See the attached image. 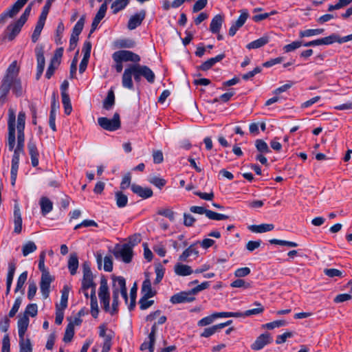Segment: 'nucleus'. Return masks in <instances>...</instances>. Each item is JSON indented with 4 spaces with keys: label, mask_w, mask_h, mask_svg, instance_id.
<instances>
[{
    "label": "nucleus",
    "mask_w": 352,
    "mask_h": 352,
    "mask_svg": "<svg viewBox=\"0 0 352 352\" xmlns=\"http://www.w3.org/2000/svg\"><path fill=\"white\" fill-rule=\"evenodd\" d=\"M112 58L115 63L113 67L117 73H120L122 71L124 62L138 63L141 60L138 54L129 50L116 51L113 53Z\"/></svg>",
    "instance_id": "obj_4"
},
{
    "label": "nucleus",
    "mask_w": 352,
    "mask_h": 352,
    "mask_svg": "<svg viewBox=\"0 0 352 352\" xmlns=\"http://www.w3.org/2000/svg\"><path fill=\"white\" fill-rule=\"evenodd\" d=\"M115 199L118 208H124L127 205L128 197L122 191H118L115 193Z\"/></svg>",
    "instance_id": "obj_32"
},
{
    "label": "nucleus",
    "mask_w": 352,
    "mask_h": 352,
    "mask_svg": "<svg viewBox=\"0 0 352 352\" xmlns=\"http://www.w3.org/2000/svg\"><path fill=\"white\" fill-rule=\"evenodd\" d=\"M131 190L133 193L138 195L142 199H148L153 196V190L150 188H143L138 184H132L131 186Z\"/></svg>",
    "instance_id": "obj_15"
},
{
    "label": "nucleus",
    "mask_w": 352,
    "mask_h": 352,
    "mask_svg": "<svg viewBox=\"0 0 352 352\" xmlns=\"http://www.w3.org/2000/svg\"><path fill=\"white\" fill-rule=\"evenodd\" d=\"M150 298L142 296L139 300L140 309L141 310H145L149 308L154 304L153 300H148Z\"/></svg>",
    "instance_id": "obj_54"
},
{
    "label": "nucleus",
    "mask_w": 352,
    "mask_h": 352,
    "mask_svg": "<svg viewBox=\"0 0 352 352\" xmlns=\"http://www.w3.org/2000/svg\"><path fill=\"white\" fill-rule=\"evenodd\" d=\"M22 8L23 7L18 4V3L16 1L14 5L6 10V12L8 13L10 18H12L20 11Z\"/></svg>",
    "instance_id": "obj_64"
},
{
    "label": "nucleus",
    "mask_w": 352,
    "mask_h": 352,
    "mask_svg": "<svg viewBox=\"0 0 352 352\" xmlns=\"http://www.w3.org/2000/svg\"><path fill=\"white\" fill-rule=\"evenodd\" d=\"M78 267V258L76 254H72L68 261V269L72 275H75Z\"/></svg>",
    "instance_id": "obj_25"
},
{
    "label": "nucleus",
    "mask_w": 352,
    "mask_h": 352,
    "mask_svg": "<svg viewBox=\"0 0 352 352\" xmlns=\"http://www.w3.org/2000/svg\"><path fill=\"white\" fill-rule=\"evenodd\" d=\"M65 28L63 22H60L56 28L55 43L57 45H61L63 43L62 37Z\"/></svg>",
    "instance_id": "obj_47"
},
{
    "label": "nucleus",
    "mask_w": 352,
    "mask_h": 352,
    "mask_svg": "<svg viewBox=\"0 0 352 352\" xmlns=\"http://www.w3.org/2000/svg\"><path fill=\"white\" fill-rule=\"evenodd\" d=\"M39 204L43 215L48 214L53 210V203L47 197H42L40 199Z\"/></svg>",
    "instance_id": "obj_23"
},
{
    "label": "nucleus",
    "mask_w": 352,
    "mask_h": 352,
    "mask_svg": "<svg viewBox=\"0 0 352 352\" xmlns=\"http://www.w3.org/2000/svg\"><path fill=\"white\" fill-rule=\"evenodd\" d=\"M146 16V11L144 10H140L139 12L135 13L129 19L127 24V28L130 30H135L140 26Z\"/></svg>",
    "instance_id": "obj_12"
},
{
    "label": "nucleus",
    "mask_w": 352,
    "mask_h": 352,
    "mask_svg": "<svg viewBox=\"0 0 352 352\" xmlns=\"http://www.w3.org/2000/svg\"><path fill=\"white\" fill-rule=\"evenodd\" d=\"M109 295L107 280L104 276L100 279V285L99 288L98 296Z\"/></svg>",
    "instance_id": "obj_43"
},
{
    "label": "nucleus",
    "mask_w": 352,
    "mask_h": 352,
    "mask_svg": "<svg viewBox=\"0 0 352 352\" xmlns=\"http://www.w3.org/2000/svg\"><path fill=\"white\" fill-rule=\"evenodd\" d=\"M223 22V16L221 14L215 15L210 23V30L213 34H217L222 26Z\"/></svg>",
    "instance_id": "obj_19"
},
{
    "label": "nucleus",
    "mask_w": 352,
    "mask_h": 352,
    "mask_svg": "<svg viewBox=\"0 0 352 352\" xmlns=\"http://www.w3.org/2000/svg\"><path fill=\"white\" fill-rule=\"evenodd\" d=\"M113 284H116V288H118V294L120 291L126 289V280L122 276L113 277ZM114 285H113V286Z\"/></svg>",
    "instance_id": "obj_49"
},
{
    "label": "nucleus",
    "mask_w": 352,
    "mask_h": 352,
    "mask_svg": "<svg viewBox=\"0 0 352 352\" xmlns=\"http://www.w3.org/2000/svg\"><path fill=\"white\" fill-rule=\"evenodd\" d=\"M269 42V37L267 36H263L254 41L250 42L246 46V47L249 50L252 49H258L260 48Z\"/></svg>",
    "instance_id": "obj_26"
},
{
    "label": "nucleus",
    "mask_w": 352,
    "mask_h": 352,
    "mask_svg": "<svg viewBox=\"0 0 352 352\" xmlns=\"http://www.w3.org/2000/svg\"><path fill=\"white\" fill-rule=\"evenodd\" d=\"M157 214L168 218L170 221H175V212L170 208H161L157 211Z\"/></svg>",
    "instance_id": "obj_51"
},
{
    "label": "nucleus",
    "mask_w": 352,
    "mask_h": 352,
    "mask_svg": "<svg viewBox=\"0 0 352 352\" xmlns=\"http://www.w3.org/2000/svg\"><path fill=\"white\" fill-rule=\"evenodd\" d=\"M254 305L257 306L258 308L252 309H249V310L245 311V317L246 316H252V315L259 314H261V313L263 312L264 307H263V306L260 302L256 301V302H254Z\"/></svg>",
    "instance_id": "obj_50"
},
{
    "label": "nucleus",
    "mask_w": 352,
    "mask_h": 352,
    "mask_svg": "<svg viewBox=\"0 0 352 352\" xmlns=\"http://www.w3.org/2000/svg\"><path fill=\"white\" fill-rule=\"evenodd\" d=\"M21 27L16 23H12L7 27L8 38L9 41H12L16 36L21 32Z\"/></svg>",
    "instance_id": "obj_27"
},
{
    "label": "nucleus",
    "mask_w": 352,
    "mask_h": 352,
    "mask_svg": "<svg viewBox=\"0 0 352 352\" xmlns=\"http://www.w3.org/2000/svg\"><path fill=\"white\" fill-rule=\"evenodd\" d=\"M60 108V104L58 99L55 92L52 94V102H51V109L50 114L56 115L58 110Z\"/></svg>",
    "instance_id": "obj_48"
},
{
    "label": "nucleus",
    "mask_w": 352,
    "mask_h": 352,
    "mask_svg": "<svg viewBox=\"0 0 352 352\" xmlns=\"http://www.w3.org/2000/svg\"><path fill=\"white\" fill-rule=\"evenodd\" d=\"M241 14L238 19L230 27L228 34L230 36H234L238 30L241 28L245 23L249 16V13L247 10H241L239 11Z\"/></svg>",
    "instance_id": "obj_10"
},
{
    "label": "nucleus",
    "mask_w": 352,
    "mask_h": 352,
    "mask_svg": "<svg viewBox=\"0 0 352 352\" xmlns=\"http://www.w3.org/2000/svg\"><path fill=\"white\" fill-rule=\"evenodd\" d=\"M224 54H221L215 57L210 58L206 61L204 62L201 65L199 66V69L201 71H208L217 63L221 61L225 58Z\"/></svg>",
    "instance_id": "obj_16"
},
{
    "label": "nucleus",
    "mask_w": 352,
    "mask_h": 352,
    "mask_svg": "<svg viewBox=\"0 0 352 352\" xmlns=\"http://www.w3.org/2000/svg\"><path fill=\"white\" fill-rule=\"evenodd\" d=\"M38 313V307L35 303L29 304L25 309V314L28 316H30L32 317H34L37 315Z\"/></svg>",
    "instance_id": "obj_59"
},
{
    "label": "nucleus",
    "mask_w": 352,
    "mask_h": 352,
    "mask_svg": "<svg viewBox=\"0 0 352 352\" xmlns=\"http://www.w3.org/2000/svg\"><path fill=\"white\" fill-rule=\"evenodd\" d=\"M99 298H100V304H101L102 309L106 312L109 311H110V306H109L110 295L99 296Z\"/></svg>",
    "instance_id": "obj_62"
},
{
    "label": "nucleus",
    "mask_w": 352,
    "mask_h": 352,
    "mask_svg": "<svg viewBox=\"0 0 352 352\" xmlns=\"http://www.w3.org/2000/svg\"><path fill=\"white\" fill-rule=\"evenodd\" d=\"M116 284L113 285V302H112V307L110 309V314L111 315H114L118 311V305H119V294H118V288H116Z\"/></svg>",
    "instance_id": "obj_28"
},
{
    "label": "nucleus",
    "mask_w": 352,
    "mask_h": 352,
    "mask_svg": "<svg viewBox=\"0 0 352 352\" xmlns=\"http://www.w3.org/2000/svg\"><path fill=\"white\" fill-rule=\"evenodd\" d=\"M21 302H22L21 297H17L15 299L14 305L8 314V316L10 318H13L16 315V314L17 313V311L19 309Z\"/></svg>",
    "instance_id": "obj_57"
},
{
    "label": "nucleus",
    "mask_w": 352,
    "mask_h": 352,
    "mask_svg": "<svg viewBox=\"0 0 352 352\" xmlns=\"http://www.w3.org/2000/svg\"><path fill=\"white\" fill-rule=\"evenodd\" d=\"M115 104V94L112 89L107 93L106 98L103 101V108L107 111L111 109Z\"/></svg>",
    "instance_id": "obj_24"
},
{
    "label": "nucleus",
    "mask_w": 352,
    "mask_h": 352,
    "mask_svg": "<svg viewBox=\"0 0 352 352\" xmlns=\"http://www.w3.org/2000/svg\"><path fill=\"white\" fill-rule=\"evenodd\" d=\"M36 60H37L36 79L38 80L41 78V76L43 72L45 61L44 54L42 50L36 51Z\"/></svg>",
    "instance_id": "obj_18"
},
{
    "label": "nucleus",
    "mask_w": 352,
    "mask_h": 352,
    "mask_svg": "<svg viewBox=\"0 0 352 352\" xmlns=\"http://www.w3.org/2000/svg\"><path fill=\"white\" fill-rule=\"evenodd\" d=\"M133 77L135 83L139 84L142 80V77L144 78L150 83H154L155 75L152 69L146 66L138 63L129 65L122 76V85L124 88L129 90L134 89Z\"/></svg>",
    "instance_id": "obj_2"
},
{
    "label": "nucleus",
    "mask_w": 352,
    "mask_h": 352,
    "mask_svg": "<svg viewBox=\"0 0 352 352\" xmlns=\"http://www.w3.org/2000/svg\"><path fill=\"white\" fill-rule=\"evenodd\" d=\"M107 4L108 1H104V2L100 6L98 12L94 17L95 19L100 21L104 17L107 10Z\"/></svg>",
    "instance_id": "obj_56"
},
{
    "label": "nucleus",
    "mask_w": 352,
    "mask_h": 352,
    "mask_svg": "<svg viewBox=\"0 0 352 352\" xmlns=\"http://www.w3.org/2000/svg\"><path fill=\"white\" fill-rule=\"evenodd\" d=\"M37 286L34 281L29 282L28 290V298L32 300L36 295Z\"/></svg>",
    "instance_id": "obj_58"
},
{
    "label": "nucleus",
    "mask_w": 352,
    "mask_h": 352,
    "mask_svg": "<svg viewBox=\"0 0 352 352\" xmlns=\"http://www.w3.org/2000/svg\"><path fill=\"white\" fill-rule=\"evenodd\" d=\"M45 252L43 251L41 252V254L39 255V260H38V269L41 272L42 274L50 273L49 271L45 268Z\"/></svg>",
    "instance_id": "obj_63"
},
{
    "label": "nucleus",
    "mask_w": 352,
    "mask_h": 352,
    "mask_svg": "<svg viewBox=\"0 0 352 352\" xmlns=\"http://www.w3.org/2000/svg\"><path fill=\"white\" fill-rule=\"evenodd\" d=\"M19 164L11 163L10 179L12 186L15 184Z\"/></svg>",
    "instance_id": "obj_61"
},
{
    "label": "nucleus",
    "mask_w": 352,
    "mask_h": 352,
    "mask_svg": "<svg viewBox=\"0 0 352 352\" xmlns=\"http://www.w3.org/2000/svg\"><path fill=\"white\" fill-rule=\"evenodd\" d=\"M8 138L7 144L9 151H12L16 144V130L17 134L25 133V113L23 111H20L17 117V122L16 125V115L15 111L12 108L8 109Z\"/></svg>",
    "instance_id": "obj_3"
},
{
    "label": "nucleus",
    "mask_w": 352,
    "mask_h": 352,
    "mask_svg": "<svg viewBox=\"0 0 352 352\" xmlns=\"http://www.w3.org/2000/svg\"><path fill=\"white\" fill-rule=\"evenodd\" d=\"M29 318L26 315H23L18 320V333L19 338H24L25 333L28 329L29 324Z\"/></svg>",
    "instance_id": "obj_22"
},
{
    "label": "nucleus",
    "mask_w": 352,
    "mask_h": 352,
    "mask_svg": "<svg viewBox=\"0 0 352 352\" xmlns=\"http://www.w3.org/2000/svg\"><path fill=\"white\" fill-rule=\"evenodd\" d=\"M324 29L318 28V29H308L303 31H300L299 32V36L300 38L303 37H310L316 35L321 34L324 32Z\"/></svg>",
    "instance_id": "obj_37"
},
{
    "label": "nucleus",
    "mask_w": 352,
    "mask_h": 352,
    "mask_svg": "<svg viewBox=\"0 0 352 352\" xmlns=\"http://www.w3.org/2000/svg\"><path fill=\"white\" fill-rule=\"evenodd\" d=\"M206 217L210 219L216 221L226 220L229 218L228 215L219 214L210 210H208Z\"/></svg>",
    "instance_id": "obj_46"
},
{
    "label": "nucleus",
    "mask_w": 352,
    "mask_h": 352,
    "mask_svg": "<svg viewBox=\"0 0 352 352\" xmlns=\"http://www.w3.org/2000/svg\"><path fill=\"white\" fill-rule=\"evenodd\" d=\"M321 45H331L334 43H340V36L336 33L331 34L329 36L320 38Z\"/></svg>",
    "instance_id": "obj_39"
},
{
    "label": "nucleus",
    "mask_w": 352,
    "mask_h": 352,
    "mask_svg": "<svg viewBox=\"0 0 352 352\" xmlns=\"http://www.w3.org/2000/svg\"><path fill=\"white\" fill-rule=\"evenodd\" d=\"M20 352H32V345L29 338H19Z\"/></svg>",
    "instance_id": "obj_35"
},
{
    "label": "nucleus",
    "mask_w": 352,
    "mask_h": 352,
    "mask_svg": "<svg viewBox=\"0 0 352 352\" xmlns=\"http://www.w3.org/2000/svg\"><path fill=\"white\" fill-rule=\"evenodd\" d=\"M129 0H116L111 4V8L113 14H117L120 10L125 8L128 5Z\"/></svg>",
    "instance_id": "obj_36"
},
{
    "label": "nucleus",
    "mask_w": 352,
    "mask_h": 352,
    "mask_svg": "<svg viewBox=\"0 0 352 352\" xmlns=\"http://www.w3.org/2000/svg\"><path fill=\"white\" fill-rule=\"evenodd\" d=\"M219 331L220 329L219 328L218 324L213 325L210 327L204 329V331L201 333V337L209 338L210 336H212L216 332H218Z\"/></svg>",
    "instance_id": "obj_53"
},
{
    "label": "nucleus",
    "mask_w": 352,
    "mask_h": 352,
    "mask_svg": "<svg viewBox=\"0 0 352 352\" xmlns=\"http://www.w3.org/2000/svg\"><path fill=\"white\" fill-rule=\"evenodd\" d=\"M16 269V264L14 260L8 263V271L6 277V285H12L14 273Z\"/></svg>",
    "instance_id": "obj_30"
},
{
    "label": "nucleus",
    "mask_w": 352,
    "mask_h": 352,
    "mask_svg": "<svg viewBox=\"0 0 352 352\" xmlns=\"http://www.w3.org/2000/svg\"><path fill=\"white\" fill-rule=\"evenodd\" d=\"M272 342V338L270 333H265L260 335L254 342L251 345V348L253 350L258 351L262 349L266 344H270Z\"/></svg>",
    "instance_id": "obj_13"
},
{
    "label": "nucleus",
    "mask_w": 352,
    "mask_h": 352,
    "mask_svg": "<svg viewBox=\"0 0 352 352\" xmlns=\"http://www.w3.org/2000/svg\"><path fill=\"white\" fill-rule=\"evenodd\" d=\"M54 280V278L50 275V273L41 274L40 289L44 299H46L49 297L50 292V285Z\"/></svg>",
    "instance_id": "obj_8"
},
{
    "label": "nucleus",
    "mask_w": 352,
    "mask_h": 352,
    "mask_svg": "<svg viewBox=\"0 0 352 352\" xmlns=\"http://www.w3.org/2000/svg\"><path fill=\"white\" fill-rule=\"evenodd\" d=\"M302 45V41H295L292 43L287 44L283 47V50L285 52L288 53L296 50V49L300 47Z\"/></svg>",
    "instance_id": "obj_52"
},
{
    "label": "nucleus",
    "mask_w": 352,
    "mask_h": 352,
    "mask_svg": "<svg viewBox=\"0 0 352 352\" xmlns=\"http://www.w3.org/2000/svg\"><path fill=\"white\" fill-rule=\"evenodd\" d=\"M98 123L103 129L109 131H115L121 126L118 113H115L111 119H109L106 117H100L98 119Z\"/></svg>",
    "instance_id": "obj_5"
},
{
    "label": "nucleus",
    "mask_w": 352,
    "mask_h": 352,
    "mask_svg": "<svg viewBox=\"0 0 352 352\" xmlns=\"http://www.w3.org/2000/svg\"><path fill=\"white\" fill-rule=\"evenodd\" d=\"M199 252L195 248L193 245H190L187 249H186L183 253L179 256V261H186L187 258L192 255H197Z\"/></svg>",
    "instance_id": "obj_38"
},
{
    "label": "nucleus",
    "mask_w": 352,
    "mask_h": 352,
    "mask_svg": "<svg viewBox=\"0 0 352 352\" xmlns=\"http://www.w3.org/2000/svg\"><path fill=\"white\" fill-rule=\"evenodd\" d=\"M148 342L145 341L140 345V350L144 351L148 349L149 352H153L155 340L153 338H148Z\"/></svg>",
    "instance_id": "obj_60"
},
{
    "label": "nucleus",
    "mask_w": 352,
    "mask_h": 352,
    "mask_svg": "<svg viewBox=\"0 0 352 352\" xmlns=\"http://www.w3.org/2000/svg\"><path fill=\"white\" fill-rule=\"evenodd\" d=\"M255 146L261 153H269L271 152L267 144L261 139H257L255 141Z\"/></svg>",
    "instance_id": "obj_40"
},
{
    "label": "nucleus",
    "mask_w": 352,
    "mask_h": 352,
    "mask_svg": "<svg viewBox=\"0 0 352 352\" xmlns=\"http://www.w3.org/2000/svg\"><path fill=\"white\" fill-rule=\"evenodd\" d=\"M195 300V295L191 289L187 292H181L177 293L170 297V301L173 304H180L185 302H191Z\"/></svg>",
    "instance_id": "obj_9"
},
{
    "label": "nucleus",
    "mask_w": 352,
    "mask_h": 352,
    "mask_svg": "<svg viewBox=\"0 0 352 352\" xmlns=\"http://www.w3.org/2000/svg\"><path fill=\"white\" fill-rule=\"evenodd\" d=\"M113 254L116 258H121L126 263H130L133 256V249L129 243L123 244Z\"/></svg>",
    "instance_id": "obj_7"
},
{
    "label": "nucleus",
    "mask_w": 352,
    "mask_h": 352,
    "mask_svg": "<svg viewBox=\"0 0 352 352\" xmlns=\"http://www.w3.org/2000/svg\"><path fill=\"white\" fill-rule=\"evenodd\" d=\"M174 271L177 275L182 276H188L193 273L190 266L180 263L175 265Z\"/></svg>",
    "instance_id": "obj_21"
},
{
    "label": "nucleus",
    "mask_w": 352,
    "mask_h": 352,
    "mask_svg": "<svg viewBox=\"0 0 352 352\" xmlns=\"http://www.w3.org/2000/svg\"><path fill=\"white\" fill-rule=\"evenodd\" d=\"M25 146V133L17 134V144L16 148H13L14 153L24 154Z\"/></svg>",
    "instance_id": "obj_34"
},
{
    "label": "nucleus",
    "mask_w": 352,
    "mask_h": 352,
    "mask_svg": "<svg viewBox=\"0 0 352 352\" xmlns=\"http://www.w3.org/2000/svg\"><path fill=\"white\" fill-rule=\"evenodd\" d=\"M82 272L83 277L81 283V291L87 290L91 287H96V284L94 282V276L88 262H85L82 264Z\"/></svg>",
    "instance_id": "obj_6"
},
{
    "label": "nucleus",
    "mask_w": 352,
    "mask_h": 352,
    "mask_svg": "<svg viewBox=\"0 0 352 352\" xmlns=\"http://www.w3.org/2000/svg\"><path fill=\"white\" fill-rule=\"evenodd\" d=\"M230 286L232 287H236V288L243 287L245 289H248L252 287L250 283H248L241 278L236 279V280H234L233 282H232V283L230 284Z\"/></svg>",
    "instance_id": "obj_55"
},
{
    "label": "nucleus",
    "mask_w": 352,
    "mask_h": 352,
    "mask_svg": "<svg viewBox=\"0 0 352 352\" xmlns=\"http://www.w3.org/2000/svg\"><path fill=\"white\" fill-rule=\"evenodd\" d=\"M74 325H73V324L69 323L67 324V326L66 327L65 335L63 337V341L65 342H71V340H72V338L74 337Z\"/></svg>",
    "instance_id": "obj_45"
},
{
    "label": "nucleus",
    "mask_w": 352,
    "mask_h": 352,
    "mask_svg": "<svg viewBox=\"0 0 352 352\" xmlns=\"http://www.w3.org/2000/svg\"><path fill=\"white\" fill-rule=\"evenodd\" d=\"M45 20L38 18L35 29L32 35V41L33 43H36L38 41L41 33V31L45 25Z\"/></svg>",
    "instance_id": "obj_29"
},
{
    "label": "nucleus",
    "mask_w": 352,
    "mask_h": 352,
    "mask_svg": "<svg viewBox=\"0 0 352 352\" xmlns=\"http://www.w3.org/2000/svg\"><path fill=\"white\" fill-rule=\"evenodd\" d=\"M274 226L272 223H263L261 225H251L248 226V230L255 233H263L272 230Z\"/></svg>",
    "instance_id": "obj_20"
},
{
    "label": "nucleus",
    "mask_w": 352,
    "mask_h": 352,
    "mask_svg": "<svg viewBox=\"0 0 352 352\" xmlns=\"http://www.w3.org/2000/svg\"><path fill=\"white\" fill-rule=\"evenodd\" d=\"M36 249H37V247H36V244L34 243V242L30 241L23 245V248H22L23 255L24 256H26L28 254H30V253L35 252L36 250Z\"/></svg>",
    "instance_id": "obj_41"
},
{
    "label": "nucleus",
    "mask_w": 352,
    "mask_h": 352,
    "mask_svg": "<svg viewBox=\"0 0 352 352\" xmlns=\"http://www.w3.org/2000/svg\"><path fill=\"white\" fill-rule=\"evenodd\" d=\"M19 67L17 62L13 61L6 69L0 85V104H4L10 90L16 97H21L23 94V89L21 78L19 76Z\"/></svg>",
    "instance_id": "obj_1"
},
{
    "label": "nucleus",
    "mask_w": 352,
    "mask_h": 352,
    "mask_svg": "<svg viewBox=\"0 0 352 352\" xmlns=\"http://www.w3.org/2000/svg\"><path fill=\"white\" fill-rule=\"evenodd\" d=\"M14 232L16 234H20L22 230V218L19 204L17 201H14Z\"/></svg>",
    "instance_id": "obj_14"
},
{
    "label": "nucleus",
    "mask_w": 352,
    "mask_h": 352,
    "mask_svg": "<svg viewBox=\"0 0 352 352\" xmlns=\"http://www.w3.org/2000/svg\"><path fill=\"white\" fill-rule=\"evenodd\" d=\"M28 279V272L25 271L22 272L19 276L18 277L16 288L14 289L15 293L18 292H21L22 294L24 293V289H23V285Z\"/></svg>",
    "instance_id": "obj_31"
},
{
    "label": "nucleus",
    "mask_w": 352,
    "mask_h": 352,
    "mask_svg": "<svg viewBox=\"0 0 352 352\" xmlns=\"http://www.w3.org/2000/svg\"><path fill=\"white\" fill-rule=\"evenodd\" d=\"M116 46L119 48H133L135 46V42L131 38H122L115 42Z\"/></svg>",
    "instance_id": "obj_33"
},
{
    "label": "nucleus",
    "mask_w": 352,
    "mask_h": 352,
    "mask_svg": "<svg viewBox=\"0 0 352 352\" xmlns=\"http://www.w3.org/2000/svg\"><path fill=\"white\" fill-rule=\"evenodd\" d=\"M61 298L60 305H58L62 309H66L67 306V301L69 297V288L67 286H65L62 290Z\"/></svg>",
    "instance_id": "obj_44"
},
{
    "label": "nucleus",
    "mask_w": 352,
    "mask_h": 352,
    "mask_svg": "<svg viewBox=\"0 0 352 352\" xmlns=\"http://www.w3.org/2000/svg\"><path fill=\"white\" fill-rule=\"evenodd\" d=\"M141 294L142 295V296L146 298H152L157 294L156 291L152 289L151 280L148 278H146L142 283Z\"/></svg>",
    "instance_id": "obj_17"
},
{
    "label": "nucleus",
    "mask_w": 352,
    "mask_h": 352,
    "mask_svg": "<svg viewBox=\"0 0 352 352\" xmlns=\"http://www.w3.org/2000/svg\"><path fill=\"white\" fill-rule=\"evenodd\" d=\"M28 150L31 159V164L33 167L38 165L39 153L36 146V142L33 138L29 140L28 142Z\"/></svg>",
    "instance_id": "obj_11"
},
{
    "label": "nucleus",
    "mask_w": 352,
    "mask_h": 352,
    "mask_svg": "<svg viewBox=\"0 0 352 352\" xmlns=\"http://www.w3.org/2000/svg\"><path fill=\"white\" fill-rule=\"evenodd\" d=\"M62 98V103L64 107V111L66 115H69L72 111V107L69 94H65Z\"/></svg>",
    "instance_id": "obj_42"
}]
</instances>
